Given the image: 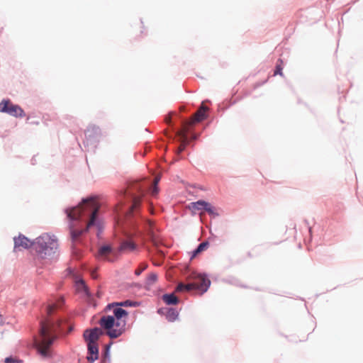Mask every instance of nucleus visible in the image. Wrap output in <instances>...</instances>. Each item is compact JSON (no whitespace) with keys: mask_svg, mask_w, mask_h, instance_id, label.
Returning a JSON list of instances; mask_svg holds the SVG:
<instances>
[{"mask_svg":"<svg viewBox=\"0 0 363 363\" xmlns=\"http://www.w3.org/2000/svg\"><path fill=\"white\" fill-rule=\"evenodd\" d=\"M157 182L150 188L145 181L131 182L120 192L118 205L114 210V227L118 233L128 236L129 230H133L138 235L146 234L151 238H155V222L142 215L140 208L145 201L148 211L151 214L157 213L147 195L150 193L155 196L159 193Z\"/></svg>","mask_w":363,"mask_h":363,"instance_id":"nucleus-1","label":"nucleus"},{"mask_svg":"<svg viewBox=\"0 0 363 363\" xmlns=\"http://www.w3.org/2000/svg\"><path fill=\"white\" fill-rule=\"evenodd\" d=\"M211 101L203 100L199 107L183 104L180 112L170 111L165 116L167 129L164 136L167 140L177 145V152L181 153L193 140H197L206 125L203 122L208 119Z\"/></svg>","mask_w":363,"mask_h":363,"instance_id":"nucleus-2","label":"nucleus"},{"mask_svg":"<svg viewBox=\"0 0 363 363\" xmlns=\"http://www.w3.org/2000/svg\"><path fill=\"white\" fill-rule=\"evenodd\" d=\"M101 205L94 196L84 197L77 206H69L64 209L68 221L69 239L73 257L79 259L82 257V250L77 245L87 247L89 233L95 228L96 235L102 232V224L99 216Z\"/></svg>","mask_w":363,"mask_h":363,"instance_id":"nucleus-3","label":"nucleus"},{"mask_svg":"<svg viewBox=\"0 0 363 363\" xmlns=\"http://www.w3.org/2000/svg\"><path fill=\"white\" fill-rule=\"evenodd\" d=\"M63 303L64 298L60 297L57 301L44 306L45 315L39 322V339L37 340L38 353L44 358L52 357L50 347L60 335L69 333L74 330L69 318L59 312L62 309Z\"/></svg>","mask_w":363,"mask_h":363,"instance_id":"nucleus-4","label":"nucleus"},{"mask_svg":"<svg viewBox=\"0 0 363 363\" xmlns=\"http://www.w3.org/2000/svg\"><path fill=\"white\" fill-rule=\"evenodd\" d=\"M13 242L14 248L29 249L32 247L43 259L53 258L58 247L56 237L48 233H43L34 240H31L20 233L18 237L13 238Z\"/></svg>","mask_w":363,"mask_h":363,"instance_id":"nucleus-5","label":"nucleus"},{"mask_svg":"<svg viewBox=\"0 0 363 363\" xmlns=\"http://www.w3.org/2000/svg\"><path fill=\"white\" fill-rule=\"evenodd\" d=\"M186 277L190 282L187 284L179 283L177 284L176 287L177 291H194L202 295L208 291L211 286V280L206 273H201L194 269H189Z\"/></svg>","mask_w":363,"mask_h":363,"instance_id":"nucleus-6","label":"nucleus"},{"mask_svg":"<svg viewBox=\"0 0 363 363\" xmlns=\"http://www.w3.org/2000/svg\"><path fill=\"white\" fill-rule=\"evenodd\" d=\"M136 248L137 245L133 241L123 240L117 248L108 244L101 245L99 248L98 255L104 259L113 262L121 252L124 251H133Z\"/></svg>","mask_w":363,"mask_h":363,"instance_id":"nucleus-7","label":"nucleus"},{"mask_svg":"<svg viewBox=\"0 0 363 363\" xmlns=\"http://www.w3.org/2000/svg\"><path fill=\"white\" fill-rule=\"evenodd\" d=\"M114 316L107 315H103L99 321L100 326L106 330L104 335L109 337L111 339H116L123 335L122 330H115L113 328Z\"/></svg>","mask_w":363,"mask_h":363,"instance_id":"nucleus-8","label":"nucleus"},{"mask_svg":"<svg viewBox=\"0 0 363 363\" xmlns=\"http://www.w3.org/2000/svg\"><path fill=\"white\" fill-rule=\"evenodd\" d=\"M0 113H6L16 118H23L26 116L22 108L18 104H13L9 99H3L0 102Z\"/></svg>","mask_w":363,"mask_h":363,"instance_id":"nucleus-9","label":"nucleus"},{"mask_svg":"<svg viewBox=\"0 0 363 363\" xmlns=\"http://www.w3.org/2000/svg\"><path fill=\"white\" fill-rule=\"evenodd\" d=\"M100 135L101 130L99 126L94 125H91L88 126L84 132V146H86L92 150H94L99 142Z\"/></svg>","mask_w":363,"mask_h":363,"instance_id":"nucleus-10","label":"nucleus"},{"mask_svg":"<svg viewBox=\"0 0 363 363\" xmlns=\"http://www.w3.org/2000/svg\"><path fill=\"white\" fill-rule=\"evenodd\" d=\"M104 335V332L100 328L94 327L86 329L83 334V337L86 343L94 344L96 343L97 340Z\"/></svg>","mask_w":363,"mask_h":363,"instance_id":"nucleus-11","label":"nucleus"},{"mask_svg":"<svg viewBox=\"0 0 363 363\" xmlns=\"http://www.w3.org/2000/svg\"><path fill=\"white\" fill-rule=\"evenodd\" d=\"M87 346V361L90 363L94 362L99 357V349L97 343L88 344Z\"/></svg>","mask_w":363,"mask_h":363,"instance_id":"nucleus-12","label":"nucleus"},{"mask_svg":"<svg viewBox=\"0 0 363 363\" xmlns=\"http://www.w3.org/2000/svg\"><path fill=\"white\" fill-rule=\"evenodd\" d=\"M140 305V303L135 301L132 300H125L120 302H113L111 303H108L106 306V311H109L111 309V307L114 306H121L122 307H138Z\"/></svg>","mask_w":363,"mask_h":363,"instance_id":"nucleus-13","label":"nucleus"},{"mask_svg":"<svg viewBox=\"0 0 363 363\" xmlns=\"http://www.w3.org/2000/svg\"><path fill=\"white\" fill-rule=\"evenodd\" d=\"M208 203L209 202L203 199H200L196 201L190 203L189 205V208L193 213H195L196 211H205L206 207L208 206Z\"/></svg>","mask_w":363,"mask_h":363,"instance_id":"nucleus-14","label":"nucleus"},{"mask_svg":"<svg viewBox=\"0 0 363 363\" xmlns=\"http://www.w3.org/2000/svg\"><path fill=\"white\" fill-rule=\"evenodd\" d=\"M210 243L208 241L206 240L201 243H199L197 247L192 250L191 253V259L196 257L199 255H200L202 252L205 251L209 247Z\"/></svg>","mask_w":363,"mask_h":363,"instance_id":"nucleus-15","label":"nucleus"},{"mask_svg":"<svg viewBox=\"0 0 363 363\" xmlns=\"http://www.w3.org/2000/svg\"><path fill=\"white\" fill-rule=\"evenodd\" d=\"M162 300L168 306L179 303V299L173 293H166L162 296Z\"/></svg>","mask_w":363,"mask_h":363,"instance_id":"nucleus-16","label":"nucleus"},{"mask_svg":"<svg viewBox=\"0 0 363 363\" xmlns=\"http://www.w3.org/2000/svg\"><path fill=\"white\" fill-rule=\"evenodd\" d=\"M115 318L121 320L123 318L126 317L128 313L126 310L122 308L121 306L111 307Z\"/></svg>","mask_w":363,"mask_h":363,"instance_id":"nucleus-17","label":"nucleus"},{"mask_svg":"<svg viewBox=\"0 0 363 363\" xmlns=\"http://www.w3.org/2000/svg\"><path fill=\"white\" fill-rule=\"evenodd\" d=\"M204 212L207 213L211 218L214 219L220 216L221 211L208 203V206L206 207Z\"/></svg>","mask_w":363,"mask_h":363,"instance_id":"nucleus-18","label":"nucleus"},{"mask_svg":"<svg viewBox=\"0 0 363 363\" xmlns=\"http://www.w3.org/2000/svg\"><path fill=\"white\" fill-rule=\"evenodd\" d=\"M179 316V312L174 308H167L166 311V318L169 322H174Z\"/></svg>","mask_w":363,"mask_h":363,"instance_id":"nucleus-19","label":"nucleus"},{"mask_svg":"<svg viewBox=\"0 0 363 363\" xmlns=\"http://www.w3.org/2000/svg\"><path fill=\"white\" fill-rule=\"evenodd\" d=\"M125 325H126V321L125 320H118L114 318V323H113V328L115 330H122L123 329V334L125 331Z\"/></svg>","mask_w":363,"mask_h":363,"instance_id":"nucleus-20","label":"nucleus"},{"mask_svg":"<svg viewBox=\"0 0 363 363\" xmlns=\"http://www.w3.org/2000/svg\"><path fill=\"white\" fill-rule=\"evenodd\" d=\"M157 280V275L155 273H151L147 278L146 285L147 286H151L153 285L156 281Z\"/></svg>","mask_w":363,"mask_h":363,"instance_id":"nucleus-21","label":"nucleus"},{"mask_svg":"<svg viewBox=\"0 0 363 363\" xmlns=\"http://www.w3.org/2000/svg\"><path fill=\"white\" fill-rule=\"evenodd\" d=\"M77 284L78 288L81 291H83L84 292H87L88 288H87V286H86L85 281L83 279H79L77 281Z\"/></svg>","mask_w":363,"mask_h":363,"instance_id":"nucleus-22","label":"nucleus"},{"mask_svg":"<svg viewBox=\"0 0 363 363\" xmlns=\"http://www.w3.org/2000/svg\"><path fill=\"white\" fill-rule=\"evenodd\" d=\"M282 64H283V61L281 60H279L278 62H277V64L276 65V69H275V71H274V75L279 74L281 76H283Z\"/></svg>","mask_w":363,"mask_h":363,"instance_id":"nucleus-23","label":"nucleus"},{"mask_svg":"<svg viewBox=\"0 0 363 363\" xmlns=\"http://www.w3.org/2000/svg\"><path fill=\"white\" fill-rule=\"evenodd\" d=\"M147 267V264L146 263H141L140 266L135 269V274L137 276H139L142 274V272L145 270Z\"/></svg>","mask_w":363,"mask_h":363,"instance_id":"nucleus-24","label":"nucleus"},{"mask_svg":"<svg viewBox=\"0 0 363 363\" xmlns=\"http://www.w3.org/2000/svg\"><path fill=\"white\" fill-rule=\"evenodd\" d=\"M4 362L5 363H17V359L12 356H9V357H7L5 358Z\"/></svg>","mask_w":363,"mask_h":363,"instance_id":"nucleus-25","label":"nucleus"},{"mask_svg":"<svg viewBox=\"0 0 363 363\" xmlns=\"http://www.w3.org/2000/svg\"><path fill=\"white\" fill-rule=\"evenodd\" d=\"M113 345V342H110L108 345H106L105 347V350H104V353L106 354V355L108 357H109V352H110V349H111V345Z\"/></svg>","mask_w":363,"mask_h":363,"instance_id":"nucleus-26","label":"nucleus"},{"mask_svg":"<svg viewBox=\"0 0 363 363\" xmlns=\"http://www.w3.org/2000/svg\"><path fill=\"white\" fill-rule=\"evenodd\" d=\"M167 308H160L157 310V313L160 315H165Z\"/></svg>","mask_w":363,"mask_h":363,"instance_id":"nucleus-27","label":"nucleus"},{"mask_svg":"<svg viewBox=\"0 0 363 363\" xmlns=\"http://www.w3.org/2000/svg\"><path fill=\"white\" fill-rule=\"evenodd\" d=\"M4 323L3 317L0 315V325H2Z\"/></svg>","mask_w":363,"mask_h":363,"instance_id":"nucleus-28","label":"nucleus"},{"mask_svg":"<svg viewBox=\"0 0 363 363\" xmlns=\"http://www.w3.org/2000/svg\"><path fill=\"white\" fill-rule=\"evenodd\" d=\"M31 162H32V164H34V162H35V160L34 157L32 158Z\"/></svg>","mask_w":363,"mask_h":363,"instance_id":"nucleus-29","label":"nucleus"}]
</instances>
